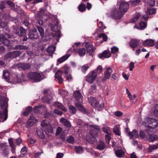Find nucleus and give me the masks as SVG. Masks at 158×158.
<instances>
[{
	"label": "nucleus",
	"instance_id": "nucleus-1",
	"mask_svg": "<svg viewBox=\"0 0 158 158\" xmlns=\"http://www.w3.org/2000/svg\"><path fill=\"white\" fill-rule=\"evenodd\" d=\"M117 6H118L120 12H118L117 9H115L113 10L111 13V16L116 19H119L121 17V12H125L127 11L128 7V3L126 2L121 1L119 2H118Z\"/></svg>",
	"mask_w": 158,
	"mask_h": 158
},
{
	"label": "nucleus",
	"instance_id": "nucleus-2",
	"mask_svg": "<svg viewBox=\"0 0 158 158\" xmlns=\"http://www.w3.org/2000/svg\"><path fill=\"white\" fill-rule=\"evenodd\" d=\"M8 99L5 97L0 98V118H3L1 121L6 120L8 117Z\"/></svg>",
	"mask_w": 158,
	"mask_h": 158
},
{
	"label": "nucleus",
	"instance_id": "nucleus-3",
	"mask_svg": "<svg viewBox=\"0 0 158 158\" xmlns=\"http://www.w3.org/2000/svg\"><path fill=\"white\" fill-rule=\"evenodd\" d=\"M91 130L87 137V140L91 143H94L96 141V138L97 137V132L100 129L99 127L96 125L90 126Z\"/></svg>",
	"mask_w": 158,
	"mask_h": 158
},
{
	"label": "nucleus",
	"instance_id": "nucleus-4",
	"mask_svg": "<svg viewBox=\"0 0 158 158\" xmlns=\"http://www.w3.org/2000/svg\"><path fill=\"white\" fill-rule=\"evenodd\" d=\"M143 125H148V128L151 129H154L158 126V121L151 118H145L143 121Z\"/></svg>",
	"mask_w": 158,
	"mask_h": 158
},
{
	"label": "nucleus",
	"instance_id": "nucleus-5",
	"mask_svg": "<svg viewBox=\"0 0 158 158\" xmlns=\"http://www.w3.org/2000/svg\"><path fill=\"white\" fill-rule=\"evenodd\" d=\"M41 126L45 130L46 133L49 135L52 134L53 133L52 127L48 121L46 120H44L41 122Z\"/></svg>",
	"mask_w": 158,
	"mask_h": 158
},
{
	"label": "nucleus",
	"instance_id": "nucleus-6",
	"mask_svg": "<svg viewBox=\"0 0 158 158\" xmlns=\"http://www.w3.org/2000/svg\"><path fill=\"white\" fill-rule=\"evenodd\" d=\"M58 23L57 19H55L52 23H50V25L52 30L54 31L55 36L58 38L60 37V31L57 28H58Z\"/></svg>",
	"mask_w": 158,
	"mask_h": 158
},
{
	"label": "nucleus",
	"instance_id": "nucleus-7",
	"mask_svg": "<svg viewBox=\"0 0 158 158\" xmlns=\"http://www.w3.org/2000/svg\"><path fill=\"white\" fill-rule=\"evenodd\" d=\"M29 77L34 82H40L43 79L40 73L36 72L30 73Z\"/></svg>",
	"mask_w": 158,
	"mask_h": 158
},
{
	"label": "nucleus",
	"instance_id": "nucleus-8",
	"mask_svg": "<svg viewBox=\"0 0 158 158\" xmlns=\"http://www.w3.org/2000/svg\"><path fill=\"white\" fill-rule=\"evenodd\" d=\"M11 35L8 33H6L4 35H0V41L5 46H9L10 42L6 38H10Z\"/></svg>",
	"mask_w": 158,
	"mask_h": 158
},
{
	"label": "nucleus",
	"instance_id": "nucleus-9",
	"mask_svg": "<svg viewBox=\"0 0 158 158\" xmlns=\"http://www.w3.org/2000/svg\"><path fill=\"white\" fill-rule=\"evenodd\" d=\"M37 121V119L33 116L32 114H31L30 115V118L27 122L26 126L23 128L24 130H27L26 128H28L32 126Z\"/></svg>",
	"mask_w": 158,
	"mask_h": 158
},
{
	"label": "nucleus",
	"instance_id": "nucleus-10",
	"mask_svg": "<svg viewBox=\"0 0 158 158\" xmlns=\"http://www.w3.org/2000/svg\"><path fill=\"white\" fill-rule=\"evenodd\" d=\"M97 76L96 70H94L87 76L86 81L90 83H92L96 78Z\"/></svg>",
	"mask_w": 158,
	"mask_h": 158
},
{
	"label": "nucleus",
	"instance_id": "nucleus-11",
	"mask_svg": "<svg viewBox=\"0 0 158 158\" xmlns=\"http://www.w3.org/2000/svg\"><path fill=\"white\" fill-rule=\"evenodd\" d=\"M103 131L106 133L107 135L105 136V138L106 143L109 144L110 141L111 139L110 135L111 134V130L109 127H104L103 128Z\"/></svg>",
	"mask_w": 158,
	"mask_h": 158
},
{
	"label": "nucleus",
	"instance_id": "nucleus-12",
	"mask_svg": "<svg viewBox=\"0 0 158 158\" xmlns=\"http://www.w3.org/2000/svg\"><path fill=\"white\" fill-rule=\"evenodd\" d=\"M21 53L20 51H14L7 53L5 56V57L6 59L13 58L19 56Z\"/></svg>",
	"mask_w": 158,
	"mask_h": 158
},
{
	"label": "nucleus",
	"instance_id": "nucleus-13",
	"mask_svg": "<svg viewBox=\"0 0 158 158\" xmlns=\"http://www.w3.org/2000/svg\"><path fill=\"white\" fill-rule=\"evenodd\" d=\"M47 110L46 107L43 105L36 106L34 108V112L36 113L40 112L42 113L44 112H46Z\"/></svg>",
	"mask_w": 158,
	"mask_h": 158
},
{
	"label": "nucleus",
	"instance_id": "nucleus-14",
	"mask_svg": "<svg viewBox=\"0 0 158 158\" xmlns=\"http://www.w3.org/2000/svg\"><path fill=\"white\" fill-rule=\"evenodd\" d=\"M112 72V69L111 68L109 67L107 68L106 71L104 73V77L102 79V81L104 82L107 79L109 78Z\"/></svg>",
	"mask_w": 158,
	"mask_h": 158
},
{
	"label": "nucleus",
	"instance_id": "nucleus-15",
	"mask_svg": "<svg viewBox=\"0 0 158 158\" xmlns=\"http://www.w3.org/2000/svg\"><path fill=\"white\" fill-rule=\"evenodd\" d=\"M126 131L128 135L130 136L131 139L137 138L139 136L138 132L135 129H134L131 132H129L128 129H127Z\"/></svg>",
	"mask_w": 158,
	"mask_h": 158
},
{
	"label": "nucleus",
	"instance_id": "nucleus-16",
	"mask_svg": "<svg viewBox=\"0 0 158 158\" xmlns=\"http://www.w3.org/2000/svg\"><path fill=\"white\" fill-rule=\"evenodd\" d=\"M39 37V35L37 33L35 29L30 31L29 33V38L30 39L33 40L36 39Z\"/></svg>",
	"mask_w": 158,
	"mask_h": 158
},
{
	"label": "nucleus",
	"instance_id": "nucleus-17",
	"mask_svg": "<svg viewBox=\"0 0 158 158\" xmlns=\"http://www.w3.org/2000/svg\"><path fill=\"white\" fill-rule=\"evenodd\" d=\"M140 42L139 40L135 39L131 40L129 43L130 46L132 48H134L137 47L139 44Z\"/></svg>",
	"mask_w": 158,
	"mask_h": 158
},
{
	"label": "nucleus",
	"instance_id": "nucleus-18",
	"mask_svg": "<svg viewBox=\"0 0 158 158\" xmlns=\"http://www.w3.org/2000/svg\"><path fill=\"white\" fill-rule=\"evenodd\" d=\"M88 101L91 105L95 107L99 103L98 100L95 98L90 97L88 98Z\"/></svg>",
	"mask_w": 158,
	"mask_h": 158
},
{
	"label": "nucleus",
	"instance_id": "nucleus-19",
	"mask_svg": "<svg viewBox=\"0 0 158 158\" xmlns=\"http://www.w3.org/2000/svg\"><path fill=\"white\" fill-rule=\"evenodd\" d=\"M111 56V53L109 50L105 51L102 54L98 55V57L100 58H102L103 57L105 58H108Z\"/></svg>",
	"mask_w": 158,
	"mask_h": 158
},
{
	"label": "nucleus",
	"instance_id": "nucleus-20",
	"mask_svg": "<svg viewBox=\"0 0 158 158\" xmlns=\"http://www.w3.org/2000/svg\"><path fill=\"white\" fill-rule=\"evenodd\" d=\"M16 66L20 69H29L30 68V66L29 64H23L20 63L17 64Z\"/></svg>",
	"mask_w": 158,
	"mask_h": 158
},
{
	"label": "nucleus",
	"instance_id": "nucleus-21",
	"mask_svg": "<svg viewBox=\"0 0 158 158\" xmlns=\"http://www.w3.org/2000/svg\"><path fill=\"white\" fill-rule=\"evenodd\" d=\"M60 122L64 126L67 127H70L71 125L70 122L63 117L61 118L60 119Z\"/></svg>",
	"mask_w": 158,
	"mask_h": 158
},
{
	"label": "nucleus",
	"instance_id": "nucleus-22",
	"mask_svg": "<svg viewBox=\"0 0 158 158\" xmlns=\"http://www.w3.org/2000/svg\"><path fill=\"white\" fill-rule=\"evenodd\" d=\"M85 46L87 50V52L89 55H91L95 50V48L88 43H85Z\"/></svg>",
	"mask_w": 158,
	"mask_h": 158
},
{
	"label": "nucleus",
	"instance_id": "nucleus-23",
	"mask_svg": "<svg viewBox=\"0 0 158 158\" xmlns=\"http://www.w3.org/2000/svg\"><path fill=\"white\" fill-rule=\"evenodd\" d=\"M38 136L42 139L45 138V136L43 132V130L40 128H38L36 131Z\"/></svg>",
	"mask_w": 158,
	"mask_h": 158
},
{
	"label": "nucleus",
	"instance_id": "nucleus-24",
	"mask_svg": "<svg viewBox=\"0 0 158 158\" xmlns=\"http://www.w3.org/2000/svg\"><path fill=\"white\" fill-rule=\"evenodd\" d=\"M46 15V14H45L44 10L42 9H40V11L37 15V16L38 17L40 18H44V19L45 20L47 19V18H45Z\"/></svg>",
	"mask_w": 158,
	"mask_h": 158
},
{
	"label": "nucleus",
	"instance_id": "nucleus-25",
	"mask_svg": "<svg viewBox=\"0 0 158 158\" xmlns=\"http://www.w3.org/2000/svg\"><path fill=\"white\" fill-rule=\"evenodd\" d=\"M74 96L76 99L77 100H80L82 101L83 97L82 96L81 94L78 91H76L74 92Z\"/></svg>",
	"mask_w": 158,
	"mask_h": 158
},
{
	"label": "nucleus",
	"instance_id": "nucleus-26",
	"mask_svg": "<svg viewBox=\"0 0 158 158\" xmlns=\"http://www.w3.org/2000/svg\"><path fill=\"white\" fill-rule=\"evenodd\" d=\"M154 44V41L151 39L147 40L143 43V45L145 46H152Z\"/></svg>",
	"mask_w": 158,
	"mask_h": 158
},
{
	"label": "nucleus",
	"instance_id": "nucleus-27",
	"mask_svg": "<svg viewBox=\"0 0 158 158\" xmlns=\"http://www.w3.org/2000/svg\"><path fill=\"white\" fill-rule=\"evenodd\" d=\"M70 56V54H66L59 58L57 61L60 63H62L65 61Z\"/></svg>",
	"mask_w": 158,
	"mask_h": 158
},
{
	"label": "nucleus",
	"instance_id": "nucleus-28",
	"mask_svg": "<svg viewBox=\"0 0 158 158\" xmlns=\"http://www.w3.org/2000/svg\"><path fill=\"white\" fill-rule=\"evenodd\" d=\"M54 106L55 107H58L64 111H67V109L61 103L59 102H56Z\"/></svg>",
	"mask_w": 158,
	"mask_h": 158
},
{
	"label": "nucleus",
	"instance_id": "nucleus-29",
	"mask_svg": "<svg viewBox=\"0 0 158 158\" xmlns=\"http://www.w3.org/2000/svg\"><path fill=\"white\" fill-rule=\"evenodd\" d=\"M115 152L116 156L119 158L123 157L124 156V152L121 150H118Z\"/></svg>",
	"mask_w": 158,
	"mask_h": 158
},
{
	"label": "nucleus",
	"instance_id": "nucleus-30",
	"mask_svg": "<svg viewBox=\"0 0 158 158\" xmlns=\"http://www.w3.org/2000/svg\"><path fill=\"white\" fill-rule=\"evenodd\" d=\"M56 49V47L53 45L49 46L46 49L47 52L49 53H54Z\"/></svg>",
	"mask_w": 158,
	"mask_h": 158
},
{
	"label": "nucleus",
	"instance_id": "nucleus-31",
	"mask_svg": "<svg viewBox=\"0 0 158 158\" xmlns=\"http://www.w3.org/2000/svg\"><path fill=\"white\" fill-rule=\"evenodd\" d=\"M105 148V145L104 143L102 141H100L99 143L98 144L97 147V148L100 150H103Z\"/></svg>",
	"mask_w": 158,
	"mask_h": 158
},
{
	"label": "nucleus",
	"instance_id": "nucleus-32",
	"mask_svg": "<svg viewBox=\"0 0 158 158\" xmlns=\"http://www.w3.org/2000/svg\"><path fill=\"white\" fill-rule=\"evenodd\" d=\"M75 152L77 153L81 154L84 152L83 148L81 146H75Z\"/></svg>",
	"mask_w": 158,
	"mask_h": 158
},
{
	"label": "nucleus",
	"instance_id": "nucleus-33",
	"mask_svg": "<svg viewBox=\"0 0 158 158\" xmlns=\"http://www.w3.org/2000/svg\"><path fill=\"white\" fill-rule=\"evenodd\" d=\"M149 138L148 139V140L149 142H152L153 141L156 140L158 139V136L155 134H153L151 135H149Z\"/></svg>",
	"mask_w": 158,
	"mask_h": 158
},
{
	"label": "nucleus",
	"instance_id": "nucleus-34",
	"mask_svg": "<svg viewBox=\"0 0 158 158\" xmlns=\"http://www.w3.org/2000/svg\"><path fill=\"white\" fill-rule=\"evenodd\" d=\"M14 49H19L22 50L24 49L25 50H27L28 49V47L26 46H23L21 45H16L14 48Z\"/></svg>",
	"mask_w": 158,
	"mask_h": 158
},
{
	"label": "nucleus",
	"instance_id": "nucleus-35",
	"mask_svg": "<svg viewBox=\"0 0 158 158\" xmlns=\"http://www.w3.org/2000/svg\"><path fill=\"white\" fill-rule=\"evenodd\" d=\"M147 25L146 23L144 22H141L139 23V27H137L136 28L139 29L143 30L146 27Z\"/></svg>",
	"mask_w": 158,
	"mask_h": 158
},
{
	"label": "nucleus",
	"instance_id": "nucleus-36",
	"mask_svg": "<svg viewBox=\"0 0 158 158\" xmlns=\"http://www.w3.org/2000/svg\"><path fill=\"white\" fill-rule=\"evenodd\" d=\"M140 16V14L138 13L136 14L134 17L131 20L130 22L131 23L135 22Z\"/></svg>",
	"mask_w": 158,
	"mask_h": 158
},
{
	"label": "nucleus",
	"instance_id": "nucleus-37",
	"mask_svg": "<svg viewBox=\"0 0 158 158\" xmlns=\"http://www.w3.org/2000/svg\"><path fill=\"white\" fill-rule=\"evenodd\" d=\"M85 50L84 48H81L78 50V54L79 55L81 56H82L85 55Z\"/></svg>",
	"mask_w": 158,
	"mask_h": 158
},
{
	"label": "nucleus",
	"instance_id": "nucleus-38",
	"mask_svg": "<svg viewBox=\"0 0 158 158\" xmlns=\"http://www.w3.org/2000/svg\"><path fill=\"white\" fill-rule=\"evenodd\" d=\"M94 108L98 110H101L104 108V104L103 103H101L99 105H98V104H97Z\"/></svg>",
	"mask_w": 158,
	"mask_h": 158
},
{
	"label": "nucleus",
	"instance_id": "nucleus-39",
	"mask_svg": "<svg viewBox=\"0 0 158 158\" xmlns=\"http://www.w3.org/2000/svg\"><path fill=\"white\" fill-rule=\"evenodd\" d=\"M52 96L50 95L48 97H47L46 96L42 98V99L43 101H44L45 102H47L48 103H50V101L52 99Z\"/></svg>",
	"mask_w": 158,
	"mask_h": 158
},
{
	"label": "nucleus",
	"instance_id": "nucleus-40",
	"mask_svg": "<svg viewBox=\"0 0 158 158\" xmlns=\"http://www.w3.org/2000/svg\"><path fill=\"white\" fill-rule=\"evenodd\" d=\"M31 111V106H28L26 108L25 111L23 113V114L25 116H27Z\"/></svg>",
	"mask_w": 158,
	"mask_h": 158
},
{
	"label": "nucleus",
	"instance_id": "nucleus-41",
	"mask_svg": "<svg viewBox=\"0 0 158 158\" xmlns=\"http://www.w3.org/2000/svg\"><path fill=\"white\" fill-rule=\"evenodd\" d=\"M75 105L76 107L78 108L80 110L82 111H85V109L82 106L81 102H79L77 103H76Z\"/></svg>",
	"mask_w": 158,
	"mask_h": 158
},
{
	"label": "nucleus",
	"instance_id": "nucleus-42",
	"mask_svg": "<svg viewBox=\"0 0 158 158\" xmlns=\"http://www.w3.org/2000/svg\"><path fill=\"white\" fill-rule=\"evenodd\" d=\"M9 153V150L7 148H4L2 152V155L4 156H7Z\"/></svg>",
	"mask_w": 158,
	"mask_h": 158
},
{
	"label": "nucleus",
	"instance_id": "nucleus-43",
	"mask_svg": "<svg viewBox=\"0 0 158 158\" xmlns=\"http://www.w3.org/2000/svg\"><path fill=\"white\" fill-rule=\"evenodd\" d=\"M158 148V144L156 145H150L148 148V151L151 152L152 150L156 149Z\"/></svg>",
	"mask_w": 158,
	"mask_h": 158
},
{
	"label": "nucleus",
	"instance_id": "nucleus-44",
	"mask_svg": "<svg viewBox=\"0 0 158 158\" xmlns=\"http://www.w3.org/2000/svg\"><path fill=\"white\" fill-rule=\"evenodd\" d=\"M62 70L64 71V73L65 74H68L70 72V69L69 67L67 65H65L62 68Z\"/></svg>",
	"mask_w": 158,
	"mask_h": 158
},
{
	"label": "nucleus",
	"instance_id": "nucleus-45",
	"mask_svg": "<svg viewBox=\"0 0 158 158\" xmlns=\"http://www.w3.org/2000/svg\"><path fill=\"white\" fill-rule=\"evenodd\" d=\"M78 8L79 11L81 12H82L85 10L86 7L84 4H81L78 6Z\"/></svg>",
	"mask_w": 158,
	"mask_h": 158
},
{
	"label": "nucleus",
	"instance_id": "nucleus-46",
	"mask_svg": "<svg viewBox=\"0 0 158 158\" xmlns=\"http://www.w3.org/2000/svg\"><path fill=\"white\" fill-rule=\"evenodd\" d=\"M77 124L79 125H81L84 127H87L88 125L87 123H85L83 122L82 120L79 119L77 122Z\"/></svg>",
	"mask_w": 158,
	"mask_h": 158
},
{
	"label": "nucleus",
	"instance_id": "nucleus-47",
	"mask_svg": "<svg viewBox=\"0 0 158 158\" xmlns=\"http://www.w3.org/2000/svg\"><path fill=\"white\" fill-rule=\"evenodd\" d=\"M114 132L116 135H120L119 129V127L116 126L114 127L113 129Z\"/></svg>",
	"mask_w": 158,
	"mask_h": 158
},
{
	"label": "nucleus",
	"instance_id": "nucleus-48",
	"mask_svg": "<svg viewBox=\"0 0 158 158\" xmlns=\"http://www.w3.org/2000/svg\"><path fill=\"white\" fill-rule=\"evenodd\" d=\"M59 93L63 97H65L68 95V93L64 90H60L59 89Z\"/></svg>",
	"mask_w": 158,
	"mask_h": 158
},
{
	"label": "nucleus",
	"instance_id": "nucleus-49",
	"mask_svg": "<svg viewBox=\"0 0 158 158\" xmlns=\"http://www.w3.org/2000/svg\"><path fill=\"white\" fill-rule=\"evenodd\" d=\"M67 140L68 142L73 144L74 142V139L72 136H69L68 137Z\"/></svg>",
	"mask_w": 158,
	"mask_h": 158
},
{
	"label": "nucleus",
	"instance_id": "nucleus-50",
	"mask_svg": "<svg viewBox=\"0 0 158 158\" xmlns=\"http://www.w3.org/2000/svg\"><path fill=\"white\" fill-rule=\"evenodd\" d=\"M3 76L5 79H7L10 76V73L7 70L3 71Z\"/></svg>",
	"mask_w": 158,
	"mask_h": 158
},
{
	"label": "nucleus",
	"instance_id": "nucleus-51",
	"mask_svg": "<svg viewBox=\"0 0 158 158\" xmlns=\"http://www.w3.org/2000/svg\"><path fill=\"white\" fill-rule=\"evenodd\" d=\"M153 114L155 117H158V104H156L155 106Z\"/></svg>",
	"mask_w": 158,
	"mask_h": 158
},
{
	"label": "nucleus",
	"instance_id": "nucleus-52",
	"mask_svg": "<svg viewBox=\"0 0 158 158\" xmlns=\"http://www.w3.org/2000/svg\"><path fill=\"white\" fill-rule=\"evenodd\" d=\"M37 27L41 36L42 37H43L44 33L43 29L41 27L39 26H37Z\"/></svg>",
	"mask_w": 158,
	"mask_h": 158
},
{
	"label": "nucleus",
	"instance_id": "nucleus-53",
	"mask_svg": "<svg viewBox=\"0 0 158 158\" xmlns=\"http://www.w3.org/2000/svg\"><path fill=\"white\" fill-rule=\"evenodd\" d=\"M140 2V0H135L133 1H130L129 2L132 6H135L138 4Z\"/></svg>",
	"mask_w": 158,
	"mask_h": 158
},
{
	"label": "nucleus",
	"instance_id": "nucleus-54",
	"mask_svg": "<svg viewBox=\"0 0 158 158\" xmlns=\"http://www.w3.org/2000/svg\"><path fill=\"white\" fill-rule=\"evenodd\" d=\"M156 10L153 8L148 9L147 11V14L150 15L154 14Z\"/></svg>",
	"mask_w": 158,
	"mask_h": 158
},
{
	"label": "nucleus",
	"instance_id": "nucleus-55",
	"mask_svg": "<svg viewBox=\"0 0 158 158\" xmlns=\"http://www.w3.org/2000/svg\"><path fill=\"white\" fill-rule=\"evenodd\" d=\"M98 37L99 38L102 37L103 40V41H106L107 39V36L104 33H101L100 34L99 36Z\"/></svg>",
	"mask_w": 158,
	"mask_h": 158
},
{
	"label": "nucleus",
	"instance_id": "nucleus-56",
	"mask_svg": "<svg viewBox=\"0 0 158 158\" xmlns=\"http://www.w3.org/2000/svg\"><path fill=\"white\" fill-rule=\"evenodd\" d=\"M69 110L72 114H75L76 113V109L73 106H69Z\"/></svg>",
	"mask_w": 158,
	"mask_h": 158
},
{
	"label": "nucleus",
	"instance_id": "nucleus-57",
	"mask_svg": "<svg viewBox=\"0 0 158 158\" xmlns=\"http://www.w3.org/2000/svg\"><path fill=\"white\" fill-rule=\"evenodd\" d=\"M62 74V72L60 70H58L57 72L55 74V78H56L58 77H61Z\"/></svg>",
	"mask_w": 158,
	"mask_h": 158
},
{
	"label": "nucleus",
	"instance_id": "nucleus-58",
	"mask_svg": "<svg viewBox=\"0 0 158 158\" xmlns=\"http://www.w3.org/2000/svg\"><path fill=\"white\" fill-rule=\"evenodd\" d=\"M20 36H23L25 34L26 30H25L22 27H21L20 28Z\"/></svg>",
	"mask_w": 158,
	"mask_h": 158
},
{
	"label": "nucleus",
	"instance_id": "nucleus-59",
	"mask_svg": "<svg viewBox=\"0 0 158 158\" xmlns=\"http://www.w3.org/2000/svg\"><path fill=\"white\" fill-rule=\"evenodd\" d=\"M154 0H148L147 3L148 5L151 6H153L155 5Z\"/></svg>",
	"mask_w": 158,
	"mask_h": 158
},
{
	"label": "nucleus",
	"instance_id": "nucleus-60",
	"mask_svg": "<svg viewBox=\"0 0 158 158\" xmlns=\"http://www.w3.org/2000/svg\"><path fill=\"white\" fill-rule=\"evenodd\" d=\"M118 48L116 47H113L111 48V52L113 54L116 53L117 52H118Z\"/></svg>",
	"mask_w": 158,
	"mask_h": 158
},
{
	"label": "nucleus",
	"instance_id": "nucleus-61",
	"mask_svg": "<svg viewBox=\"0 0 158 158\" xmlns=\"http://www.w3.org/2000/svg\"><path fill=\"white\" fill-rule=\"evenodd\" d=\"M89 66V65L87 64H85L82 67L81 70L83 72H85L88 69Z\"/></svg>",
	"mask_w": 158,
	"mask_h": 158
},
{
	"label": "nucleus",
	"instance_id": "nucleus-62",
	"mask_svg": "<svg viewBox=\"0 0 158 158\" xmlns=\"http://www.w3.org/2000/svg\"><path fill=\"white\" fill-rule=\"evenodd\" d=\"M62 129L61 127H58L57 128V129L56 130V135H59L62 132Z\"/></svg>",
	"mask_w": 158,
	"mask_h": 158
},
{
	"label": "nucleus",
	"instance_id": "nucleus-63",
	"mask_svg": "<svg viewBox=\"0 0 158 158\" xmlns=\"http://www.w3.org/2000/svg\"><path fill=\"white\" fill-rule=\"evenodd\" d=\"M27 143L29 144H34L35 142V141L31 138H29L27 139Z\"/></svg>",
	"mask_w": 158,
	"mask_h": 158
},
{
	"label": "nucleus",
	"instance_id": "nucleus-64",
	"mask_svg": "<svg viewBox=\"0 0 158 158\" xmlns=\"http://www.w3.org/2000/svg\"><path fill=\"white\" fill-rule=\"evenodd\" d=\"M95 70H96V73L97 72L99 73L102 71L103 69L101 66L99 65L97 69Z\"/></svg>",
	"mask_w": 158,
	"mask_h": 158
}]
</instances>
